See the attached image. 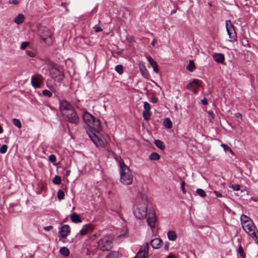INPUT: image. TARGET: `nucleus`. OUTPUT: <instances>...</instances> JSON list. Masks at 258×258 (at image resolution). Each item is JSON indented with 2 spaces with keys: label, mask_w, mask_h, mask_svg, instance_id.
<instances>
[{
  "label": "nucleus",
  "mask_w": 258,
  "mask_h": 258,
  "mask_svg": "<svg viewBox=\"0 0 258 258\" xmlns=\"http://www.w3.org/2000/svg\"><path fill=\"white\" fill-rule=\"evenodd\" d=\"M82 117L86 123V131L92 142L97 147H105L107 142L100 134L102 129L100 121L87 111L83 114Z\"/></svg>",
  "instance_id": "1"
},
{
  "label": "nucleus",
  "mask_w": 258,
  "mask_h": 258,
  "mask_svg": "<svg viewBox=\"0 0 258 258\" xmlns=\"http://www.w3.org/2000/svg\"><path fill=\"white\" fill-rule=\"evenodd\" d=\"M148 210V201L145 197L142 196H138L136 200L133 207V213L135 216L140 219H144L147 217V221L148 225L153 228L155 226L157 221L156 213L153 210Z\"/></svg>",
  "instance_id": "2"
},
{
  "label": "nucleus",
  "mask_w": 258,
  "mask_h": 258,
  "mask_svg": "<svg viewBox=\"0 0 258 258\" xmlns=\"http://www.w3.org/2000/svg\"><path fill=\"white\" fill-rule=\"evenodd\" d=\"M121 165L119 168L120 181L124 185L131 184L133 182V176L131 170L124 163H122Z\"/></svg>",
  "instance_id": "3"
},
{
  "label": "nucleus",
  "mask_w": 258,
  "mask_h": 258,
  "mask_svg": "<svg viewBox=\"0 0 258 258\" xmlns=\"http://www.w3.org/2000/svg\"><path fill=\"white\" fill-rule=\"evenodd\" d=\"M244 231L258 244V230L253 221L242 226Z\"/></svg>",
  "instance_id": "4"
},
{
  "label": "nucleus",
  "mask_w": 258,
  "mask_h": 258,
  "mask_svg": "<svg viewBox=\"0 0 258 258\" xmlns=\"http://www.w3.org/2000/svg\"><path fill=\"white\" fill-rule=\"evenodd\" d=\"M38 33L43 41L47 45L53 43L52 34L51 31L47 27L42 26L39 28Z\"/></svg>",
  "instance_id": "5"
},
{
  "label": "nucleus",
  "mask_w": 258,
  "mask_h": 258,
  "mask_svg": "<svg viewBox=\"0 0 258 258\" xmlns=\"http://www.w3.org/2000/svg\"><path fill=\"white\" fill-rule=\"evenodd\" d=\"M98 247L102 251H109L112 248V240L108 236H104L98 242Z\"/></svg>",
  "instance_id": "6"
},
{
  "label": "nucleus",
  "mask_w": 258,
  "mask_h": 258,
  "mask_svg": "<svg viewBox=\"0 0 258 258\" xmlns=\"http://www.w3.org/2000/svg\"><path fill=\"white\" fill-rule=\"evenodd\" d=\"M62 115L67 121L75 124L79 123V117L75 108L69 112H64Z\"/></svg>",
  "instance_id": "7"
},
{
  "label": "nucleus",
  "mask_w": 258,
  "mask_h": 258,
  "mask_svg": "<svg viewBox=\"0 0 258 258\" xmlns=\"http://www.w3.org/2000/svg\"><path fill=\"white\" fill-rule=\"evenodd\" d=\"M226 28L227 34L229 36V41L235 42L237 40V35L233 25L230 20L226 21Z\"/></svg>",
  "instance_id": "8"
},
{
  "label": "nucleus",
  "mask_w": 258,
  "mask_h": 258,
  "mask_svg": "<svg viewBox=\"0 0 258 258\" xmlns=\"http://www.w3.org/2000/svg\"><path fill=\"white\" fill-rule=\"evenodd\" d=\"M49 72L52 78L55 80L60 81L63 80L64 77L63 73L57 68L56 66H51Z\"/></svg>",
  "instance_id": "9"
},
{
  "label": "nucleus",
  "mask_w": 258,
  "mask_h": 258,
  "mask_svg": "<svg viewBox=\"0 0 258 258\" xmlns=\"http://www.w3.org/2000/svg\"><path fill=\"white\" fill-rule=\"evenodd\" d=\"M59 108L63 115L64 112H69L74 109V107L71 103L66 100H59Z\"/></svg>",
  "instance_id": "10"
},
{
  "label": "nucleus",
  "mask_w": 258,
  "mask_h": 258,
  "mask_svg": "<svg viewBox=\"0 0 258 258\" xmlns=\"http://www.w3.org/2000/svg\"><path fill=\"white\" fill-rule=\"evenodd\" d=\"M42 76L39 74H37L32 76L31 82L32 85L35 88H38L40 87L42 81Z\"/></svg>",
  "instance_id": "11"
},
{
  "label": "nucleus",
  "mask_w": 258,
  "mask_h": 258,
  "mask_svg": "<svg viewBox=\"0 0 258 258\" xmlns=\"http://www.w3.org/2000/svg\"><path fill=\"white\" fill-rule=\"evenodd\" d=\"M70 232V227L69 225H64L61 226L59 231V234L62 238H65Z\"/></svg>",
  "instance_id": "12"
},
{
  "label": "nucleus",
  "mask_w": 258,
  "mask_h": 258,
  "mask_svg": "<svg viewBox=\"0 0 258 258\" xmlns=\"http://www.w3.org/2000/svg\"><path fill=\"white\" fill-rule=\"evenodd\" d=\"M200 82V81L199 79H194L191 82H190L187 84L186 88L187 90H192L194 86L199 88L201 86Z\"/></svg>",
  "instance_id": "13"
},
{
  "label": "nucleus",
  "mask_w": 258,
  "mask_h": 258,
  "mask_svg": "<svg viewBox=\"0 0 258 258\" xmlns=\"http://www.w3.org/2000/svg\"><path fill=\"white\" fill-rule=\"evenodd\" d=\"M162 242L160 238H155L151 241L150 244L154 249H158L160 247Z\"/></svg>",
  "instance_id": "14"
},
{
  "label": "nucleus",
  "mask_w": 258,
  "mask_h": 258,
  "mask_svg": "<svg viewBox=\"0 0 258 258\" xmlns=\"http://www.w3.org/2000/svg\"><path fill=\"white\" fill-rule=\"evenodd\" d=\"M214 60L217 63H222L224 60V56L222 53H215L213 56Z\"/></svg>",
  "instance_id": "15"
},
{
  "label": "nucleus",
  "mask_w": 258,
  "mask_h": 258,
  "mask_svg": "<svg viewBox=\"0 0 258 258\" xmlns=\"http://www.w3.org/2000/svg\"><path fill=\"white\" fill-rule=\"evenodd\" d=\"M140 70L142 76L147 79L150 77L149 71L146 68L145 66H140Z\"/></svg>",
  "instance_id": "16"
},
{
  "label": "nucleus",
  "mask_w": 258,
  "mask_h": 258,
  "mask_svg": "<svg viewBox=\"0 0 258 258\" xmlns=\"http://www.w3.org/2000/svg\"><path fill=\"white\" fill-rule=\"evenodd\" d=\"M240 220L242 226L244 224L250 223V221H253L249 217L244 214H242L241 216Z\"/></svg>",
  "instance_id": "17"
},
{
  "label": "nucleus",
  "mask_w": 258,
  "mask_h": 258,
  "mask_svg": "<svg viewBox=\"0 0 258 258\" xmlns=\"http://www.w3.org/2000/svg\"><path fill=\"white\" fill-rule=\"evenodd\" d=\"M72 221L74 223H77L82 222V220L76 213H73L70 216Z\"/></svg>",
  "instance_id": "18"
},
{
  "label": "nucleus",
  "mask_w": 258,
  "mask_h": 258,
  "mask_svg": "<svg viewBox=\"0 0 258 258\" xmlns=\"http://www.w3.org/2000/svg\"><path fill=\"white\" fill-rule=\"evenodd\" d=\"M24 19V15L22 14H20L16 17V18L14 19V21L16 24L19 25L23 22Z\"/></svg>",
  "instance_id": "19"
},
{
  "label": "nucleus",
  "mask_w": 258,
  "mask_h": 258,
  "mask_svg": "<svg viewBox=\"0 0 258 258\" xmlns=\"http://www.w3.org/2000/svg\"><path fill=\"white\" fill-rule=\"evenodd\" d=\"M167 237L169 240L174 241L176 239L177 235L174 231H169L167 233Z\"/></svg>",
  "instance_id": "20"
},
{
  "label": "nucleus",
  "mask_w": 258,
  "mask_h": 258,
  "mask_svg": "<svg viewBox=\"0 0 258 258\" xmlns=\"http://www.w3.org/2000/svg\"><path fill=\"white\" fill-rule=\"evenodd\" d=\"M59 253L65 256H68L70 254V250L67 247L63 246L60 248Z\"/></svg>",
  "instance_id": "21"
},
{
  "label": "nucleus",
  "mask_w": 258,
  "mask_h": 258,
  "mask_svg": "<svg viewBox=\"0 0 258 258\" xmlns=\"http://www.w3.org/2000/svg\"><path fill=\"white\" fill-rule=\"evenodd\" d=\"M163 123L164 126L168 129H170L172 127V123L169 118H165L164 119Z\"/></svg>",
  "instance_id": "22"
},
{
  "label": "nucleus",
  "mask_w": 258,
  "mask_h": 258,
  "mask_svg": "<svg viewBox=\"0 0 258 258\" xmlns=\"http://www.w3.org/2000/svg\"><path fill=\"white\" fill-rule=\"evenodd\" d=\"M155 145L159 149L163 150L165 149V146L163 144V143L162 141L159 140H156L155 141Z\"/></svg>",
  "instance_id": "23"
},
{
  "label": "nucleus",
  "mask_w": 258,
  "mask_h": 258,
  "mask_svg": "<svg viewBox=\"0 0 258 258\" xmlns=\"http://www.w3.org/2000/svg\"><path fill=\"white\" fill-rule=\"evenodd\" d=\"M160 158V156L156 152H153L152 153L150 156L149 159L151 160L155 161V160H158Z\"/></svg>",
  "instance_id": "24"
},
{
  "label": "nucleus",
  "mask_w": 258,
  "mask_h": 258,
  "mask_svg": "<svg viewBox=\"0 0 258 258\" xmlns=\"http://www.w3.org/2000/svg\"><path fill=\"white\" fill-rule=\"evenodd\" d=\"M119 254L117 251H112L109 253L106 257V258H118Z\"/></svg>",
  "instance_id": "25"
},
{
  "label": "nucleus",
  "mask_w": 258,
  "mask_h": 258,
  "mask_svg": "<svg viewBox=\"0 0 258 258\" xmlns=\"http://www.w3.org/2000/svg\"><path fill=\"white\" fill-rule=\"evenodd\" d=\"M151 116V113L150 111H144L143 112V116L144 117V119L148 121L150 119V117Z\"/></svg>",
  "instance_id": "26"
},
{
  "label": "nucleus",
  "mask_w": 258,
  "mask_h": 258,
  "mask_svg": "<svg viewBox=\"0 0 258 258\" xmlns=\"http://www.w3.org/2000/svg\"><path fill=\"white\" fill-rule=\"evenodd\" d=\"M238 253L240 255V256L242 258H245L246 255L244 252L243 249L241 245H239L238 246V248L237 250Z\"/></svg>",
  "instance_id": "27"
},
{
  "label": "nucleus",
  "mask_w": 258,
  "mask_h": 258,
  "mask_svg": "<svg viewBox=\"0 0 258 258\" xmlns=\"http://www.w3.org/2000/svg\"><path fill=\"white\" fill-rule=\"evenodd\" d=\"M13 124L19 128H21L22 127V124L20 120L17 118L13 119Z\"/></svg>",
  "instance_id": "28"
},
{
  "label": "nucleus",
  "mask_w": 258,
  "mask_h": 258,
  "mask_svg": "<svg viewBox=\"0 0 258 258\" xmlns=\"http://www.w3.org/2000/svg\"><path fill=\"white\" fill-rule=\"evenodd\" d=\"M196 192L202 198H205L206 197L205 191L201 188H198Z\"/></svg>",
  "instance_id": "29"
},
{
  "label": "nucleus",
  "mask_w": 258,
  "mask_h": 258,
  "mask_svg": "<svg viewBox=\"0 0 258 258\" xmlns=\"http://www.w3.org/2000/svg\"><path fill=\"white\" fill-rule=\"evenodd\" d=\"M52 182L55 184H59L61 182V178L59 176H55L52 179Z\"/></svg>",
  "instance_id": "30"
},
{
  "label": "nucleus",
  "mask_w": 258,
  "mask_h": 258,
  "mask_svg": "<svg viewBox=\"0 0 258 258\" xmlns=\"http://www.w3.org/2000/svg\"><path fill=\"white\" fill-rule=\"evenodd\" d=\"M208 117L211 122H212L213 119L215 118V114L212 111H209L207 112Z\"/></svg>",
  "instance_id": "31"
},
{
  "label": "nucleus",
  "mask_w": 258,
  "mask_h": 258,
  "mask_svg": "<svg viewBox=\"0 0 258 258\" xmlns=\"http://www.w3.org/2000/svg\"><path fill=\"white\" fill-rule=\"evenodd\" d=\"M57 198L59 200H62L64 198V193L61 189H59L57 191Z\"/></svg>",
  "instance_id": "32"
},
{
  "label": "nucleus",
  "mask_w": 258,
  "mask_h": 258,
  "mask_svg": "<svg viewBox=\"0 0 258 258\" xmlns=\"http://www.w3.org/2000/svg\"><path fill=\"white\" fill-rule=\"evenodd\" d=\"M114 158L118 163L119 168H120V165H122V163H124L123 160L121 159L120 157H118L116 155L114 156Z\"/></svg>",
  "instance_id": "33"
},
{
  "label": "nucleus",
  "mask_w": 258,
  "mask_h": 258,
  "mask_svg": "<svg viewBox=\"0 0 258 258\" xmlns=\"http://www.w3.org/2000/svg\"><path fill=\"white\" fill-rule=\"evenodd\" d=\"M115 70L120 75L123 73L122 66H115Z\"/></svg>",
  "instance_id": "34"
},
{
  "label": "nucleus",
  "mask_w": 258,
  "mask_h": 258,
  "mask_svg": "<svg viewBox=\"0 0 258 258\" xmlns=\"http://www.w3.org/2000/svg\"><path fill=\"white\" fill-rule=\"evenodd\" d=\"M221 147H223V149L225 151H228V152H231L232 154H233V152L232 151V150H231V149L228 147L227 145L225 144H222L221 145Z\"/></svg>",
  "instance_id": "35"
},
{
  "label": "nucleus",
  "mask_w": 258,
  "mask_h": 258,
  "mask_svg": "<svg viewBox=\"0 0 258 258\" xmlns=\"http://www.w3.org/2000/svg\"><path fill=\"white\" fill-rule=\"evenodd\" d=\"M144 111H150L151 109V106L150 104L148 102H145L144 103Z\"/></svg>",
  "instance_id": "36"
},
{
  "label": "nucleus",
  "mask_w": 258,
  "mask_h": 258,
  "mask_svg": "<svg viewBox=\"0 0 258 258\" xmlns=\"http://www.w3.org/2000/svg\"><path fill=\"white\" fill-rule=\"evenodd\" d=\"M42 94L44 96H46L49 97H50L52 96V93L47 90H44L42 91Z\"/></svg>",
  "instance_id": "37"
},
{
  "label": "nucleus",
  "mask_w": 258,
  "mask_h": 258,
  "mask_svg": "<svg viewBox=\"0 0 258 258\" xmlns=\"http://www.w3.org/2000/svg\"><path fill=\"white\" fill-rule=\"evenodd\" d=\"M8 149V147L6 145H3L0 148V152L2 154L6 153Z\"/></svg>",
  "instance_id": "38"
},
{
  "label": "nucleus",
  "mask_w": 258,
  "mask_h": 258,
  "mask_svg": "<svg viewBox=\"0 0 258 258\" xmlns=\"http://www.w3.org/2000/svg\"><path fill=\"white\" fill-rule=\"evenodd\" d=\"M185 185V183L184 181H182V182L180 183V188L181 189V191H182V192L183 194H184L186 192L185 187H184Z\"/></svg>",
  "instance_id": "39"
},
{
  "label": "nucleus",
  "mask_w": 258,
  "mask_h": 258,
  "mask_svg": "<svg viewBox=\"0 0 258 258\" xmlns=\"http://www.w3.org/2000/svg\"><path fill=\"white\" fill-rule=\"evenodd\" d=\"M229 187L235 191H238L240 189V186L238 184H232Z\"/></svg>",
  "instance_id": "40"
},
{
  "label": "nucleus",
  "mask_w": 258,
  "mask_h": 258,
  "mask_svg": "<svg viewBox=\"0 0 258 258\" xmlns=\"http://www.w3.org/2000/svg\"><path fill=\"white\" fill-rule=\"evenodd\" d=\"M49 160L51 162H54L56 160V156L54 155L51 154L49 156Z\"/></svg>",
  "instance_id": "41"
},
{
  "label": "nucleus",
  "mask_w": 258,
  "mask_h": 258,
  "mask_svg": "<svg viewBox=\"0 0 258 258\" xmlns=\"http://www.w3.org/2000/svg\"><path fill=\"white\" fill-rule=\"evenodd\" d=\"M196 69V66H187L186 69L189 72H193Z\"/></svg>",
  "instance_id": "42"
},
{
  "label": "nucleus",
  "mask_w": 258,
  "mask_h": 258,
  "mask_svg": "<svg viewBox=\"0 0 258 258\" xmlns=\"http://www.w3.org/2000/svg\"><path fill=\"white\" fill-rule=\"evenodd\" d=\"M148 60L149 61L150 64H156V63L154 61V59L152 57L148 56L147 57Z\"/></svg>",
  "instance_id": "43"
},
{
  "label": "nucleus",
  "mask_w": 258,
  "mask_h": 258,
  "mask_svg": "<svg viewBox=\"0 0 258 258\" xmlns=\"http://www.w3.org/2000/svg\"><path fill=\"white\" fill-rule=\"evenodd\" d=\"M29 45V43L27 42H24L22 43L21 45V48L22 49H25Z\"/></svg>",
  "instance_id": "44"
},
{
  "label": "nucleus",
  "mask_w": 258,
  "mask_h": 258,
  "mask_svg": "<svg viewBox=\"0 0 258 258\" xmlns=\"http://www.w3.org/2000/svg\"><path fill=\"white\" fill-rule=\"evenodd\" d=\"M151 67H153V70L154 72H155L156 73H158L159 72V68L158 66H148V67L151 68Z\"/></svg>",
  "instance_id": "45"
},
{
  "label": "nucleus",
  "mask_w": 258,
  "mask_h": 258,
  "mask_svg": "<svg viewBox=\"0 0 258 258\" xmlns=\"http://www.w3.org/2000/svg\"><path fill=\"white\" fill-rule=\"evenodd\" d=\"M87 233V230L86 229L83 228L80 230V233L81 235H85Z\"/></svg>",
  "instance_id": "46"
},
{
  "label": "nucleus",
  "mask_w": 258,
  "mask_h": 258,
  "mask_svg": "<svg viewBox=\"0 0 258 258\" xmlns=\"http://www.w3.org/2000/svg\"><path fill=\"white\" fill-rule=\"evenodd\" d=\"M94 29L96 32H98L102 31V29L98 26L95 25L94 27Z\"/></svg>",
  "instance_id": "47"
},
{
  "label": "nucleus",
  "mask_w": 258,
  "mask_h": 258,
  "mask_svg": "<svg viewBox=\"0 0 258 258\" xmlns=\"http://www.w3.org/2000/svg\"><path fill=\"white\" fill-rule=\"evenodd\" d=\"M26 53L28 55L31 57H33L35 55V53L33 51L30 50L27 51Z\"/></svg>",
  "instance_id": "48"
},
{
  "label": "nucleus",
  "mask_w": 258,
  "mask_h": 258,
  "mask_svg": "<svg viewBox=\"0 0 258 258\" xmlns=\"http://www.w3.org/2000/svg\"><path fill=\"white\" fill-rule=\"evenodd\" d=\"M201 103L204 105H206L208 104V101H207V99L206 98H204L202 100H201Z\"/></svg>",
  "instance_id": "49"
},
{
  "label": "nucleus",
  "mask_w": 258,
  "mask_h": 258,
  "mask_svg": "<svg viewBox=\"0 0 258 258\" xmlns=\"http://www.w3.org/2000/svg\"><path fill=\"white\" fill-rule=\"evenodd\" d=\"M9 3L14 4V5H18L19 4V2L17 0H9Z\"/></svg>",
  "instance_id": "50"
},
{
  "label": "nucleus",
  "mask_w": 258,
  "mask_h": 258,
  "mask_svg": "<svg viewBox=\"0 0 258 258\" xmlns=\"http://www.w3.org/2000/svg\"><path fill=\"white\" fill-rule=\"evenodd\" d=\"M158 101V99L157 98L155 97V96H152V98H151V101L153 102V103H157Z\"/></svg>",
  "instance_id": "51"
},
{
  "label": "nucleus",
  "mask_w": 258,
  "mask_h": 258,
  "mask_svg": "<svg viewBox=\"0 0 258 258\" xmlns=\"http://www.w3.org/2000/svg\"><path fill=\"white\" fill-rule=\"evenodd\" d=\"M214 194H215L217 197L220 198L222 197V194L217 191H215Z\"/></svg>",
  "instance_id": "52"
},
{
  "label": "nucleus",
  "mask_w": 258,
  "mask_h": 258,
  "mask_svg": "<svg viewBox=\"0 0 258 258\" xmlns=\"http://www.w3.org/2000/svg\"><path fill=\"white\" fill-rule=\"evenodd\" d=\"M235 117L236 118H240V119H242V114L240 113L237 112L235 114Z\"/></svg>",
  "instance_id": "53"
},
{
  "label": "nucleus",
  "mask_w": 258,
  "mask_h": 258,
  "mask_svg": "<svg viewBox=\"0 0 258 258\" xmlns=\"http://www.w3.org/2000/svg\"><path fill=\"white\" fill-rule=\"evenodd\" d=\"M52 228V226L51 225H49V226L44 227V229L46 231H49Z\"/></svg>",
  "instance_id": "54"
},
{
  "label": "nucleus",
  "mask_w": 258,
  "mask_h": 258,
  "mask_svg": "<svg viewBox=\"0 0 258 258\" xmlns=\"http://www.w3.org/2000/svg\"><path fill=\"white\" fill-rule=\"evenodd\" d=\"M157 42V40L156 39H153V40L151 42V45L153 46H154L155 45V44H156Z\"/></svg>",
  "instance_id": "55"
},
{
  "label": "nucleus",
  "mask_w": 258,
  "mask_h": 258,
  "mask_svg": "<svg viewBox=\"0 0 258 258\" xmlns=\"http://www.w3.org/2000/svg\"><path fill=\"white\" fill-rule=\"evenodd\" d=\"M169 243H167L164 245V249L165 250H168L169 249Z\"/></svg>",
  "instance_id": "56"
},
{
  "label": "nucleus",
  "mask_w": 258,
  "mask_h": 258,
  "mask_svg": "<svg viewBox=\"0 0 258 258\" xmlns=\"http://www.w3.org/2000/svg\"><path fill=\"white\" fill-rule=\"evenodd\" d=\"M192 92L194 93V94H197L198 92V91L197 90V89H192Z\"/></svg>",
  "instance_id": "57"
},
{
  "label": "nucleus",
  "mask_w": 258,
  "mask_h": 258,
  "mask_svg": "<svg viewBox=\"0 0 258 258\" xmlns=\"http://www.w3.org/2000/svg\"><path fill=\"white\" fill-rule=\"evenodd\" d=\"M70 173H71V171L70 170H67L66 171V176H69L70 174Z\"/></svg>",
  "instance_id": "58"
},
{
  "label": "nucleus",
  "mask_w": 258,
  "mask_h": 258,
  "mask_svg": "<svg viewBox=\"0 0 258 258\" xmlns=\"http://www.w3.org/2000/svg\"><path fill=\"white\" fill-rule=\"evenodd\" d=\"M3 132V128L0 125V134H2Z\"/></svg>",
  "instance_id": "59"
},
{
  "label": "nucleus",
  "mask_w": 258,
  "mask_h": 258,
  "mask_svg": "<svg viewBox=\"0 0 258 258\" xmlns=\"http://www.w3.org/2000/svg\"><path fill=\"white\" fill-rule=\"evenodd\" d=\"M189 64H194V61L192 60H190L189 62Z\"/></svg>",
  "instance_id": "60"
},
{
  "label": "nucleus",
  "mask_w": 258,
  "mask_h": 258,
  "mask_svg": "<svg viewBox=\"0 0 258 258\" xmlns=\"http://www.w3.org/2000/svg\"><path fill=\"white\" fill-rule=\"evenodd\" d=\"M167 258H173L171 254H169Z\"/></svg>",
  "instance_id": "61"
},
{
  "label": "nucleus",
  "mask_w": 258,
  "mask_h": 258,
  "mask_svg": "<svg viewBox=\"0 0 258 258\" xmlns=\"http://www.w3.org/2000/svg\"><path fill=\"white\" fill-rule=\"evenodd\" d=\"M85 227H90L91 225H88V224H86L84 225Z\"/></svg>",
  "instance_id": "62"
},
{
  "label": "nucleus",
  "mask_w": 258,
  "mask_h": 258,
  "mask_svg": "<svg viewBox=\"0 0 258 258\" xmlns=\"http://www.w3.org/2000/svg\"><path fill=\"white\" fill-rule=\"evenodd\" d=\"M208 5H209V6H212V4L211 3H209Z\"/></svg>",
  "instance_id": "63"
}]
</instances>
